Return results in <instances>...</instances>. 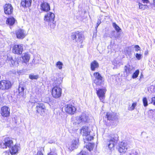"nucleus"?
I'll return each instance as SVG.
<instances>
[{
  "label": "nucleus",
  "mask_w": 155,
  "mask_h": 155,
  "mask_svg": "<svg viewBox=\"0 0 155 155\" xmlns=\"http://www.w3.org/2000/svg\"><path fill=\"white\" fill-rule=\"evenodd\" d=\"M118 137L116 134H111L109 135V138L107 140V145L110 149L114 147L118 140Z\"/></svg>",
  "instance_id": "1"
},
{
  "label": "nucleus",
  "mask_w": 155,
  "mask_h": 155,
  "mask_svg": "<svg viewBox=\"0 0 155 155\" xmlns=\"http://www.w3.org/2000/svg\"><path fill=\"white\" fill-rule=\"evenodd\" d=\"M13 142L10 138L6 137L0 143V147L4 149L7 147L10 148L13 145Z\"/></svg>",
  "instance_id": "2"
},
{
  "label": "nucleus",
  "mask_w": 155,
  "mask_h": 155,
  "mask_svg": "<svg viewBox=\"0 0 155 155\" xmlns=\"http://www.w3.org/2000/svg\"><path fill=\"white\" fill-rule=\"evenodd\" d=\"M88 116L85 113H82L81 115L75 118L76 123L78 124L81 123H86L87 120Z\"/></svg>",
  "instance_id": "3"
},
{
  "label": "nucleus",
  "mask_w": 155,
  "mask_h": 155,
  "mask_svg": "<svg viewBox=\"0 0 155 155\" xmlns=\"http://www.w3.org/2000/svg\"><path fill=\"white\" fill-rule=\"evenodd\" d=\"M64 110L67 113L73 115L75 113L76 108L73 104H66L64 106Z\"/></svg>",
  "instance_id": "4"
},
{
  "label": "nucleus",
  "mask_w": 155,
  "mask_h": 155,
  "mask_svg": "<svg viewBox=\"0 0 155 155\" xmlns=\"http://www.w3.org/2000/svg\"><path fill=\"white\" fill-rule=\"evenodd\" d=\"M96 94L100 100L101 102H103L105 97V94L106 91V89L104 88L96 89Z\"/></svg>",
  "instance_id": "5"
},
{
  "label": "nucleus",
  "mask_w": 155,
  "mask_h": 155,
  "mask_svg": "<svg viewBox=\"0 0 155 155\" xmlns=\"http://www.w3.org/2000/svg\"><path fill=\"white\" fill-rule=\"evenodd\" d=\"M52 94L53 97L55 98L60 97L61 94V89L57 86L54 87L52 90Z\"/></svg>",
  "instance_id": "6"
},
{
  "label": "nucleus",
  "mask_w": 155,
  "mask_h": 155,
  "mask_svg": "<svg viewBox=\"0 0 155 155\" xmlns=\"http://www.w3.org/2000/svg\"><path fill=\"white\" fill-rule=\"evenodd\" d=\"M12 84L9 81L2 80L0 82V89L8 90L11 87Z\"/></svg>",
  "instance_id": "7"
},
{
  "label": "nucleus",
  "mask_w": 155,
  "mask_h": 155,
  "mask_svg": "<svg viewBox=\"0 0 155 155\" xmlns=\"http://www.w3.org/2000/svg\"><path fill=\"white\" fill-rule=\"evenodd\" d=\"M36 109L37 113L42 115L45 113V107L44 104L42 103H38L37 104Z\"/></svg>",
  "instance_id": "8"
},
{
  "label": "nucleus",
  "mask_w": 155,
  "mask_h": 155,
  "mask_svg": "<svg viewBox=\"0 0 155 155\" xmlns=\"http://www.w3.org/2000/svg\"><path fill=\"white\" fill-rule=\"evenodd\" d=\"M128 147V144L125 141H123L119 144L118 151L120 153H124L126 152Z\"/></svg>",
  "instance_id": "9"
},
{
  "label": "nucleus",
  "mask_w": 155,
  "mask_h": 155,
  "mask_svg": "<svg viewBox=\"0 0 155 155\" xmlns=\"http://www.w3.org/2000/svg\"><path fill=\"white\" fill-rule=\"evenodd\" d=\"M23 48V45H15L13 48V52L15 54H21L22 52Z\"/></svg>",
  "instance_id": "10"
},
{
  "label": "nucleus",
  "mask_w": 155,
  "mask_h": 155,
  "mask_svg": "<svg viewBox=\"0 0 155 155\" xmlns=\"http://www.w3.org/2000/svg\"><path fill=\"white\" fill-rule=\"evenodd\" d=\"M78 140H73L71 143L68 144V148L70 151H72L73 150L76 149L78 146Z\"/></svg>",
  "instance_id": "11"
},
{
  "label": "nucleus",
  "mask_w": 155,
  "mask_h": 155,
  "mask_svg": "<svg viewBox=\"0 0 155 155\" xmlns=\"http://www.w3.org/2000/svg\"><path fill=\"white\" fill-rule=\"evenodd\" d=\"M4 12L6 14H11L13 10V8L10 4H6L4 6Z\"/></svg>",
  "instance_id": "12"
},
{
  "label": "nucleus",
  "mask_w": 155,
  "mask_h": 155,
  "mask_svg": "<svg viewBox=\"0 0 155 155\" xmlns=\"http://www.w3.org/2000/svg\"><path fill=\"white\" fill-rule=\"evenodd\" d=\"M71 38L72 39H82L84 38V36L82 32L77 31L71 33Z\"/></svg>",
  "instance_id": "13"
},
{
  "label": "nucleus",
  "mask_w": 155,
  "mask_h": 155,
  "mask_svg": "<svg viewBox=\"0 0 155 155\" xmlns=\"http://www.w3.org/2000/svg\"><path fill=\"white\" fill-rule=\"evenodd\" d=\"M10 109L7 106H4L1 109V114L4 117H7L9 116Z\"/></svg>",
  "instance_id": "14"
},
{
  "label": "nucleus",
  "mask_w": 155,
  "mask_h": 155,
  "mask_svg": "<svg viewBox=\"0 0 155 155\" xmlns=\"http://www.w3.org/2000/svg\"><path fill=\"white\" fill-rule=\"evenodd\" d=\"M106 117L109 120L118 121V116L115 113H107Z\"/></svg>",
  "instance_id": "15"
},
{
  "label": "nucleus",
  "mask_w": 155,
  "mask_h": 155,
  "mask_svg": "<svg viewBox=\"0 0 155 155\" xmlns=\"http://www.w3.org/2000/svg\"><path fill=\"white\" fill-rule=\"evenodd\" d=\"M55 18L54 14L52 12H49L45 15L44 18V20L48 22L53 21Z\"/></svg>",
  "instance_id": "16"
},
{
  "label": "nucleus",
  "mask_w": 155,
  "mask_h": 155,
  "mask_svg": "<svg viewBox=\"0 0 155 155\" xmlns=\"http://www.w3.org/2000/svg\"><path fill=\"white\" fill-rule=\"evenodd\" d=\"M17 38H24L26 35L25 32L24 31L21 29H19L17 30L16 31Z\"/></svg>",
  "instance_id": "17"
},
{
  "label": "nucleus",
  "mask_w": 155,
  "mask_h": 155,
  "mask_svg": "<svg viewBox=\"0 0 155 155\" xmlns=\"http://www.w3.org/2000/svg\"><path fill=\"white\" fill-rule=\"evenodd\" d=\"M91 131L88 127L83 126L81 130V133L83 136H87L90 134Z\"/></svg>",
  "instance_id": "18"
},
{
  "label": "nucleus",
  "mask_w": 155,
  "mask_h": 155,
  "mask_svg": "<svg viewBox=\"0 0 155 155\" xmlns=\"http://www.w3.org/2000/svg\"><path fill=\"white\" fill-rule=\"evenodd\" d=\"M41 9L45 12L48 11L50 10L49 4L47 2H44L41 4Z\"/></svg>",
  "instance_id": "19"
},
{
  "label": "nucleus",
  "mask_w": 155,
  "mask_h": 155,
  "mask_svg": "<svg viewBox=\"0 0 155 155\" xmlns=\"http://www.w3.org/2000/svg\"><path fill=\"white\" fill-rule=\"evenodd\" d=\"M31 0H21V5L24 8H27L31 6Z\"/></svg>",
  "instance_id": "20"
},
{
  "label": "nucleus",
  "mask_w": 155,
  "mask_h": 155,
  "mask_svg": "<svg viewBox=\"0 0 155 155\" xmlns=\"http://www.w3.org/2000/svg\"><path fill=\"white\" fill-rule=\"evenodd\" d=\"M124 69L127 74H129L132 73V71L134 70V69L133 66L127 64L125 66Z\"/></svg>",
  "instance_id": "21"
},
{
  "label": "nucleus",
  "mask_w": 155,
  "mask_h": 155,
  "mask_svg": "<svg viewBox=\"0 0 155 155\" xmlns=\"http://www.w3.org/2000/svg\"><path fill=\"white\" fill-rule=\"evenodd\" d=\"M15 20L13 17H11L8 18L6 21V23L9 26L13 25L15 23Z\"/></svg>",
  "instance_id": "22"
},
{
  "label": "nucleus",
  "mask_w": 155,
  "mask_h": 155,
  "mask_svg": "<svg viewBox=\"0 0 155 155\" xmlns=\"http://www.w3.org/2000/svg\"><path fill=\"white\" fill-rule=\"evenodd\" d=\"M99 67V64L96 61H94L91 64V71H94L96 68Z\"/></svg>",
  "instance_id": "23"
},
{
  "label": "nucleus",
  "mask_w": 155,
  "mask_h": 155,
  "mask_svg": "<svg viewBox=\"0 0 155 155\" xmlns=\"http://www.w3.org/2000/svg\"><path fill=\"white\" fill-rule=\"evenodd\" d=\"M30 58L29 54L27 53H25L22 54V59L23 62L27 63L28 62Z\"/></svg>",
  "instance_id": "24"
},
{
  "label": "nucleus",
  "mask_w": 155,
  "mask_h": 155,
  "mask_svg": "<svg viewBox=\"0 0 155 155\" xmlns=\"http://www.w3.org/2000/svg\"><path fill=\"white\" fill-rule=\"evenodd\" d=\"M6 62L9 63L11 66L14 65L15 63V59H13L12 57L8 56Z\"/></svg>",
  "instance_id": "25"
},
{
  "label": "nucleus",
  "mask_w": 155,
  "mask_h": 155,
  "mask_svg": "<svg viewBox=\"0 0 155 155\" xmlns=\"http://www.w3.org/2000/svg\"><path fill=\"white\" fill-rule=\"evenodd\" d=\"M19 147L17 145H15L14 146H12L11 150H10V152L12 154H14L18 152Z\"/></svg>",
  "instance_id": "26"
},
{
  "label": "nucleus",
  "mask_w": 155,
  "mask_h": 155,
  "mask_svg": "<svg viewBox=\"0 0 155 155\" xmlns=\"http://www.w3.org/2000/svg\"><path fill=\"white\" fill-rule=\"evenodd\" d=\"M148 116L153 120H155V110H150L148 112Z\"/></svg>",
  "instance_id": "27"
},
{
  "label": "nucleus",
  "mask_w": 155,
  "mask_h": 155,
  "mask_svg": "<svg viewBox=\"0 0 155 155\" xmlns=\"http://www.w3.org/2000/svg\"><path fill=\"white\" fill-rule=\"evenodd\" d=\"M39 78V76L38 74L35 75L34 74H29V78L31 80L34 79L37 80Z\"/></svg>",
  "instance_id": "28"
},
{
  "label": "nucleus",
  "mask_w": 155,
  "mask_h": 155,
  "mask_svg": "<svg viewBox=\"0 0 155 155\" xmlns=\"http://www.w3.org/2000/svg\"><path fill=\"white\" fill-rule=\"evenodd\" d=\"M94 146V143H89L86 145V147L89 151L93 150Z\"/></svg>",
  "instance_id": "29"
},
{
  "label": "nucleus",
  "mask_w": 155,
  "mask_h": 155,
  "mask_svg": "<svg viewBox=\"0 0 155 155\" xmlns=\"http://www.w3.org/2000/svg\"><path fill=\"white\" fill-rule=\"evenodd\" d=\"M38 101V99L36 97V96L32 95L31 97V98L29 102L33 103H37Z\"/></svg>",
  "instance_id": "30"
},
{
  "label": "nucleus",
  "mask_w": 155,
  "mask_h": 155,
  "mask_svg": "<svg viewBox=\"0 0 155 155\" xmlns=\"http://www.w3.org/2000/svg\"><path fill=\"white\" fill-rule=\"evenodd\" d=\"M93 75L95 78V79H103V77L101 76V74L98 72H95Z\"/></svg>",
  "instance_id": "31"
},
{
  "label": "nucleus",
  "mask_w": 155,
  "mask_h": 155,
  "mask_svg": "<svg viewBox=\"0 0 155 155\" xmlns=\"http://www.w3.org/2000/svg\"><path fill=\"white\" fill-rule=\"evenodd\" d=\"M103 81V79H94V82L97 85H100Z\"/></svg>",
  "instance_id": "32"
},
{
  "label": "nucleus",
  "mask_w": 155,
  "mask_h": 155,
  "mask_svg": "<svg viewBox=\"0 0 155 155\" xmlns=\"http://www.w3.org/2000/svg\"><path fill=\"white\" fill-rule=\"evenodd\" d=\"M63 63L60 61L57 62L56 64V66L60 69H61L62 68Z\"/></svg>",
  "instance_id": "33"
},
{
  "label": "nucleus",
  "mask_w": 155,
  "mask_h": 155,
  "mask_svg": "<svg viewBox=\"0 0 155 155\" xmlns=\"http://www.w3.org/2000/svg\"><path fill=\"white\" fill-rule=\"evenodd\" d=\"M135 56L136 58L138 60H140L143 57L142 54L140 52V53H136Z\"/></svg>",
  "instance_id": "34"
},
{
  "label": "nucleus",
  "mask_w": 155,
  "mask_h": 155,
  "mask_svg": "<svg viewBox=\"0 0 155 155\" xmlns=\"http://www.w3.org/2000/svg\"><path fill=\"white\" fill-rule=\"evenodd\" d=\"M139 73V71L138 70H136L133 74L132 78H137Z\"/></svg>",
  "instance_id": "35"
},
{
  "label": "nucleus",
  "mask_w": 155,
  "mask_h": 155,
  "mask_svg": "<svg viewBox=\"0 0 155 155\" xmlns=\"http://www.w3.org/2000/svg\"><path fill=\"white\" fill-rule=\"evenodd\" d=\"M62 78H58L57 79V80L55 81V82L56 84L57 85H59L61 84L62 82Z\"/></svg>",
  "instance_id": "36"
},
{
  "label": "nucleus",
  "mask_w": 155,
  "mask_h": 155,
  "mask_svg": "<svg viewBox=\"0 0 155 155\" xmlns=\"http://www.w3.org/2000/svg\"><path fill=\"white\" fill-rule=\"evenodd\" d=\"M113 26L117 32L121 30L120 28L115 23H113Z\"/></svg>",
  "instance_id": "37"
},
{
  "label": "nucleus",
  "mask_w": 155,
  "mask_h": 155,
  "mask_svg": "<svg viewBox=\"0 0 155 155\" xmlns=\"http://www.w3.org/2000/svg\"><path fill=\"white\" fill-rule=\"evenodd\" d=\"M139 8L143 10L145 9L147 7V5H143L140 3H139Z\"/></svg>",
  "instance_id": "38"
},
{
  "label": "nucleus",
  "mask_w": 155,
  "mask_h": 155,
  "mask_svg": "<svg viewBox=\"0 0 155 155\" xmlns=\"http://www.w3.org/2000/svg\"><path fill=\"white\" fill-rule=\"evenodd\" d=\"M86 139L88 141H91L93 139L94 137L93 136H91L90 134L85 137Z\"/></svg>",
  "instance_id": "39"
},
{
  "label": "nucleus",
  "mask_w": 155,
  "mask_h": 155,
  "mask_svg": "<svg viewBox=\"0 0 155 155\" xmlns=\"http://www.w3.org/2000/svg\"><path fill=\"white\" fill-rule=\"evenodd\" d=\"M137 105V103L136 102L132 104V106L131 107H129V110H133L135 107Z\"/></svg>",
  "instance_id": "40"
},
{
  "label": "nucleus",
  "mask_w": 155,
  "mask_h": 155,
  "mask_svg": "<svg viewBox=\"0 0 155 155\" xmlns=\"http://www.w3.org/2000/svg\"><path fill=\"white\" fill-rule=\"evenodd\" d=\"M143 104L145 107H146L148 105L147 104V101L146 97H143Z\"/></svg>",
  "instance_id": "41"
},
{
  "label": "nucleus",
  "mask_w": 155,
  "mask_h": 155,
  "mask_svg": "<svg viewBox=\"0 0 155 155\" xmlns=\"http://www.w3.org/2000/svg\"><path fill=\"white\" fill-rule=\"evenodd\" d=\"M134 51H135L138 52L140 50V48L138 45H136L134 47Z\"/></svg>",
  "instance_id": "42"
},
{
  "label": "nucleus",
  "mask_w": 155,
  "mask_h": 155,
  "mask_svg": "<svg viewBox=\"0 0 155 155\" xmlns=\"http://www.w3.org/2000/svg\"><path fill=\"white\" fill-rule=\"evenodd\" d=\"M138 153L137 151L134 150H132L131 153H129V155H137Z\"/></svg>",
  "instance_id": "43"
},
{
  "label": "nucleus",
  "mask_w": 155,
  "mask_h": 155,
  "mask_svg": "<svg viewBox=\"0 0 155 155\" xmlns=\"http://www.w3.org/2000/svg\"><path fill=\"white\" fill-rule=\"evenodd\" d=\"M24 88L23 87H21L20 86H19L18 88V92L19 94H21V93H22V92H23L24 91Z\"/></svg>",
  "instance_id": "44"
},
{
  "label": "nucleus",
  "mask_w": 155,
  "mask_h": 155,
  "mask_svg": "<svg viewBox=\"0 0 155 155\" xmlns=\"http://www.w3.org/2000/svg\"><path fill=\"white\" fill-rule=\"evenodd\" d=\"M151 103L155 105V97H153L152 98H151Z\"/></svg>",
  "instance_id": "45"
},
{
  "label": "nucleus",
  "mask_w": 155,
  "mask_h": 155,
  "mask_svg": "<svg viewBox=\"0 0 155 155\" xmlns=\"http://www.w3.org/2000/svg\"><path fill=\"white\" fill-rule=\"evenodd\" d=\"M37 155H43L42 150H38L37 153Z\"/></svg>",
  "instance_id": "46"
},
{
  "label": "nucleus",
  "mask_w": 155,
  "mask_h": 155,
  "mask_svg": "<svg viewBox=\"0 0 155 155\" xmlns=\"http://www.w3.org/2000/svg\"><path fill=\"white\" fill-rule=\"evenodd\" d=\"M101 21L100 19H98L97 23L96 24V28H97L98 26L100 25V24L101 23Z\"/></svg>",
  "instance_id": "47"
},
{
  "label": "nucleus",
  "mask_w": 155,
  "mask_h": 155,
  "mask_svg": "<svg viewBox=\"0 0 155 155\" xmlns=\"http://www.w3.org/2000/svg\"><path fill=\"white\" fill-rule=\"evenodd\" d=\"M48 155H57V154L54 152L51 151L48 153Z\"/></svg>",
  "instance_id": "48"
},
{
  "label": "nucleus",
  "mask_w": 155,
  "mask_h": 155,
  "mask_svg": "<svg viewBox=\"0 0 155 155\" xmlns=\"http://www.w3.org/2000/svg\"><path fill=\"white\" fill-rule=\"evenodd\" d=\"M143 2L144 3H149L148 0H142Z\"/></svg>",
  "instance_id": "49"
},
{
  "label": "nucleus",
  "mask_w": 155,
  "mask_h": 155,
  "mask_svg": "<svg viewBox=\"0 0 155 155\" xmlns=\"http://www.w3.org/2000/svg\"><path fill=\"white\" fill-rule=\"evenodd\" d=\"M52 26H51V28H54L55 27V25L54 24V23H53V24L52 25Z\"/></svg>",
  "instance_id": "50"
},
{
  "label": "nucleus",
  "mask_w": 155,
  "mask_h": 155,
  "mask_svg": "<svg viewBox=\"0 0 155 155\" xmlns=\"http://www.w3.org/2000/svg\"><path fill=\"white\" fill-rule=\"evenodd\" d=\"M153 4L155 5V0H153Z\"/></svg>",
  "instance_id": "51"
},
{
  "label": "nucleus",
  "mask_w": 155,
  "mask_h": 155,
  "mask_svg": "<svg viewBox=\"0 0 155 155\" xmlns=\"http://www.w3.org/2000/svg\"><path fill=\"white\" fill-rule=\"evenodd\" d=\"M127 53L129 55L130 54V52H127Z\"/></svg>",
  "instance_id": "52"
},
{
  "label": "nucleus",
  "mask_w": 155,
  "mask_h": 155,
  "mask_svg": "<svg viewBox=\"0 0 155 155\" xmlns=\"http://www.w3.org/2000/svg\"><path fill=\"white\" fill-rule=\"evenodd\" d=\"M17 64H18V61H17Z\"/></svg>",
  "instance_id": "53"
}]
</instances>
